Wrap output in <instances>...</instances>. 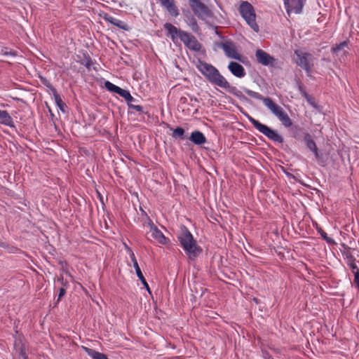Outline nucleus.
<instances>
[{
	"label": "nucleus",
	"instance_id": "obj_17",
	"mask_svg": "<svg viewBox=\"0 0 359 359\" xmlns=\"http://www.w3.org/2000/svg\"><path fill=\"white\" fill-rule=\"evenodd\" d=\"M102 18L105 21L114 25V26H116L123 30L128 31L130 29V27L128 26V25H127L126 23H125L124 22H123L120 20L114 18V17L109 15L107 13H104L102 15Z\"/></svg>",
	"mask_w": 359,
	"mask_h": 359
},
{
	"label": "nucleus",
	"instance_id": "obj_12",
	"mask_svg": "<svg viewBox=\"0 0 359 359\" xmlns=\"http://www.w3.org/2000/svg\"><path fill=\"white\" fill-rule=\"evenodd\" d=\"M163 27L167 31V36L170 37L174 43L177 38L181 39L183 35L182 33L185 32V31L177 29L175 26L169 22L165 23Z\"/></svg>",
	"mask_w": 359,
	"mask_h": 359
},
{
	"label": "nucleus",
	"instance_id": "obj_45",
	"mask_svg": "<svg viewBox=\"0 0 359 359\" xmlns=\"http://www.w3.org/2000/svg\"><path fill=\"white\" fill-rule=\"evenodd\" d=\"M189 1H190L191 0H189Z\"/></svg>",
	"mask_w": 359,
	"mask_h": 359
},
{
	"label": "nucleus",
	"instance_id": "obj_31",
	"mask_svg": "<svg viewBox=\"0 0 359 359\" xmlns=\"http://www.w3.org/2000/svg\"><path fill=\"white\" fill-rule=\"evenodd\" d=\"M142 225L148 227L149 230L156 226L147 214H145V217L142 219Z\"/></svg>",
	"mask_w": 359,
	"mask_h": 359
},
{
	"label": "nucleus",
	"instance_id": "obj_26",
	"mask_svg": "<svg viewBox=\"0 0 359 359\" xmlns=\"http://www.w3.org/2000/svg\"><path fill=\"white\" fill-rule=\"evenodd\" d=\"M119 95L125 99L128 106L129 104L132 103V102L135 100V98L130 95V92L127 90L123 89Z\"/></svg>",
	"mask_w": 359,
	"mask_h": 359
},
{
	"label": "nucleus",
	"instance_id": "obj_43",
	"mask_svg": "<svg viewBox=\"0 0 359 359\" xmlns=\"http://www.w3.org/2000/svg\"><path fill=\"white\" fill-rule=\"evenodd\" d=\"M254 301L257 303V299L256 298L254 299Z\"/></svg>",
	"mask_w": 359,
	"mask_h": 359
},
{
	"label": "nucleus",
	"instance_id": "obj_9",
	"mask_svg": "<svg viewBox=\"0 0 359 359\" xmlns=\"http://www.w3.org/2000/svg\"><path fill=\"white\" fill-rule=\"evenodd\" d=\"M220 46L228 57L239 61L241 60V55L237 52L235 43L233 41L226 40L222 42Z\"/></svg>",
	"mask_w": 359,
	"mask_h": 359
},
{
	"label": "nucleus",
	"instance_id": "obj_5",
	"mask_svg": "<svg viewBox=\"0 0 359 359\" xmlns=\"http://www.w3.org/2000/svg\"><path fill=\"white\" fill-rule=\"evenodd\" d=\"M249 121L253 125V126L261 133L267 137L270 140L276 142L283 143L284 141L283 137L278 134V133L269 128V126L262 124L259 121L255 119L250 116H248Z\"/></svg>",
	"mask_w": 359,
	"mask_h": 359
},
{
	"label": "nucleus",
	"instance_id": "obj_40",
	"mask_svg": "<svg viewBox=\"0 0 359 359\" xmlns=\"http://www.w3.org/2000/svg\"><path fill=\"white\" fill-rule=\"evenodd\" d=\"M20 355L23 358V359H28L27 355L23 351L20 352Z\"/></svg>",
	"mask_w": 359,
	"mask_h": 359
},
{
	"label": "nucleus",
	"instance_id": "obj_33",
	"mask_svg": "<svg viewBox=\"0 0 359 359\" xmlns=\"http://www.w3.org/2000/svg\"><path fill=\"white\" fill-rule=\"evenodd\" d=\"M346 47H348V42L343 41V42H341L339 44H337L335 46L332 47V52L333 53H337L339 50H341Z\"/></svg>",
	"mask_w": 359,
	"mask_h": 359
},
{
	"label": "nucleus",
	"instance_id": "obj_20",
	"mask_svg": "<svg viewBox=\"0 0 359 359\" xmlns=\"http://www.w3.org/2000/svg\"><path fill=\"white\" fill-rule=\"evenodd\" d=\"M189 140L197 145H201L206 142V137L203 133L198 130L192 132Z\"/></svg>",
	"mask_w": 359,
	"mask_h": 359
},
{
	"label": "nucleus",
	"instance_id": "obj_8",
	"mask_svg": "<svg viewBox=\"0 0 359 359\" xmlns=\"http://www.w3.org/2000/svg\"><path fill=\"white\" fill-rule=\"evenodd\" d=\"M182 34L180 41L183 42L186 47L194 51H199L201 50V44L194 35L187 32L182 33Z\"/></svg>",
	"mask_w": 359,
	"mask_h": 359
},
{
	"label": "nucleus",
	"instance_id": "obj_18",
	"mask_svg": "<svg viewBox=\"0 0 359 359\" xmlns=\"http://www.w3.org/2000/svg\"><path fill=\"white\" fill-rule=\"evenodd\" d=\"M151 234V237L158 241L160 244L165 245L167 242V238L163 233L158 229L156 226L153 227L147 234Z\"/></svg>",
	"mask_w": 359,
	"mask_h": 359
},
{
	"label": "nucleus",
	"instance_id": "obj_29",
	"mask_svg": "<svg viewBox=\"0 0 359 359\" xmlns=\"http://www.w3.org/2000/svg\"><path fill=\"white\" fill-rule=\"evenodd\" d=\"M317 230L323 239L325 240L328 244H335L334 241L332 238L328 237L327 233L321 228H317Z\"/></svg>",
	"mask_w": 359,
	"mask_h": 359
},
{
	"label": "nucleus",
	"instance_id": "obj_16",
	"mask_svg": "<svg viewBox=\"0 0 359 359\" xmlns=\"http://www.w3.org/2000/svg\"><path fill=\"white\" fill-rule=\"evenodd\" d=\"M228 69L233 76L238 78H243L246 75L244 67L236 62H230Z\"/></svg>",
	"mask_w": 359,
	"mask_h": 359
},
{
	"label": "nucleus",
	"instance_id": "obj_7",
	"mask_svg": "<svg viewBox=\"0 0 359 359\" xmlns=\"http://www.w3.org/2000/svg\"><path fill=\"white\" fill-rule=\"evenodd\" d=\"M189 6L198 18L204 19L212 15V12L209 8L199 0H191Z\"/></svg>",
	"mask_w": 359,
	"mask_h": 359
},
{
	"label": "nucleus",
	"instance_id": "obj_37",
	"mask_svg": "<svg viewBox=\"0 0 359 359\" xmlns=\"http://www.w3.org/2000/svg\"><path fill=\"white\" fill-rule=\"evenodd\" d=\"M128 107L130 109H135V111H137L138 112L143 111V107L140 105H135V104H133L132 103H130V104H129Z\"/></svg>",
	"mask_w": 359,
	"mask_h": 359
},
{
	"label": "nucleus",
	"instance_id": "obj_2",
	"mask_svg": "<svg viewBox=\"0 0 359 359\" xmlns=\"http://www.w3.org/2000/svg\"><path fill=\"white\" fill-rule=\"evenodd\" d=\"M244 91L246 93V94L255 99L262 100L264 103V104L271 110V111L278 117V118L281 121L283 125L285 127L289 128L292 126V121L290 119V116L287 115V114L284 111V109L279 106L278 104H276L273 100L270 97H264L259 93L252 91L251 90H249L248 88H244Z\"/></svg>",
	"mask_w": 359,
	"mask_h": 359
},
{
	"label": "nucleus",
	"instance_id": "obj_30",
	"mask_svg": "<svg viewBox=\"0 0 359 359\" xmlns=\"http://www.w3.org/2000/svg\"><path fill=\"white\" fill-rule=\"evenodd\" d=\"M304 133L303 132V128L300 126H295L293 128V137L294 138L299 139L302 137L304 138Z\"/></svg>",
	"mask_w": 359,
	"mask_h": 359
},
{
	"label": "nucleus",
	"instance_id": "obj_22",
	"mask_svg": "<svg viewBox=\"0 0 359 359\" xmlns=\"http://www.w3.org/2000/svg\"><path fill=\"white\" fill-rule=\"evenodd\" d=\"M53 95L56 105L62 111H65V109L67 107V106L62 100L60 95L58 94L56 90H53Z\"/></svg>",
	"mask_w": 359,
	"mask_h": 359
},
{
	"label": "nucleus",
	"instance_id": "obj_15",
	"mask_svg": "<svg viewBox=\"0 0 359 359\" xmlns=\"http://www.w3.org/2000/svg\"><path fill=\"white\" fill-rule=\"evenodd\" d=\"M130 259H131V261L133 264V266L135 269V272H136V274H137V276L138 277V278L140 279V280L141 281V283H142V285H144V287L146 288V290L149 292L151 293V291H150V288H149V286L146 280V279L144 278L142 273V271L138 265V263H137V261L135 258V254L133 252H132V254L130 255Z\"/></svg>",
	"mask_w": 359,
	"mask_h": 359
},
{
	"label": "nucleus",
	"instance_id": "obj_42",
	"mask_svg": "<svg viewBox=\"0 0 359 359\" xmlns=\"http://www.w3.org/2000/svg\"><path fill=\"white\" fill-rule=\"evenodd\" d=\"M267 359H273L271 355H268Z\"/></svg>",
	"mask_w": 359,
	"mask_h": 359
},
{
	"label": "nucleus",
	"instance_id": "obj_35",
	"mask_svg": "<svg viewBox=\"0 0 359 359\" xmlns=\"http://www.w3.org/2000/svg\"><path fill=\"white\" fill-rule=\"evenodd\" d=\"M298 90L301 95L304 97L307 98V97L309 96V95L306 93V90L304 89V87L302 84L298 85Z\"/></svg>",
	"mask_w": 359,
	"mask_h": 359
},
{
	"label": "nucleus",
	"instance_id": "obj_19",
	"mask_svg": "<svg viewBox=\"0 0 359 359\" xmlns=\"http://www.w3.org/2000/svg\"><path fill=\"white\" fill-rule=\"evenodd\" d=\"M0 125L15 128L13 120L9 113L6 110L0 109Z\"/></svg>",
	"mask_w": 359,
	"mask_h": 359
},
{
	"label": "nucleus",
	"instance_id": "obj_36",
	"mask_svg": "<svg viewBox=\"0 0 359 359\" xmlns=\"http://www.w3.org/2000/svg\"><path fill=\"white\" fill-rule=\"evenodd\" d=\"M67 287H61L60 289H59V294H58V297H57V302H60V299L65 295L66 294V289Z\"/></svg>",
	"mask_w": 359,
	"mask_h": 359
},
{
	"label": "nucleus",
	"instance_id": "obj_24",
	"mask_svg": "<svg viewBox=\"0 0 359 359\" xmlns=\"http://www.w3.org/2000/svg\"><path fill=\"white\" fill-rule=\"evenodd\" d=\"M187 23L191 27V29L194 32H198L199 30V27L197 23L196 18L194 15H190L187 17Z\"/></svg>",
	"mask_w": 359,
	"mask_h": 359
},
{
	"label": "nucleus",
	"instance_id": "obj_6",
	"mask_svg": "<svg viewBox=\"0 0 359 359\" xmlns=\"http://www.w3.org/2000/svg\"><path fill=\"white\" fill-rule=\"evenodd\" d=\"M294 55L296 56L295 62L297 65L304 69L308 76H310L313 66V55L309 53L303 52L300 50H295Z\"/></svg>",
	"mask_w": 359,
	"mask_h": 359
},
{
	"label": "nucleus",
	"instance_id": "obj_34",
	"mask_svg": "<svg viewBox=\"0 0 359 359\" xmlns=\"http://www.w3.org/2000/svg\"><path fill=\"white\" fill-rule=\"evenodd\" d=\"M306 100V101L308 102V103L312 106L313 108L316 109H319V106L316 103V102L314 101L313 98L309 95V97H307V98H305Z\"/></svg>",
	"mask_w": 359,
	"mask_h": 359
},
{
	"label": "nucleus",
	"instance_id": "obj_27",
	"mask_svg": "<svg viewBox=\"0 0 359 359\" xmlns=\"http://www.w3.org/2000/svg\"><path fill=\"white\" fill-rule=\"evenodd\" d=\"M184 133H185V131H184V128H182L181 127H177L172 132V137H174L175 139L183 140Z\"/></svg>",
	"mask_w": 359,
	"mask_h": 359
},
{
	"label": "nucleus",
	"instance_id": "obj_44",
	"mask_svg": "<svg viewBox=\"0 0 359 359\" xmlns=\"http://www.w3.org/2000/svg\"><path fill=\"white\" fill-rule=\"evenodd\" d=\"M141 211H142V212L144 213V215L146 214V213L144 212V211L143 210V209H141Z\"/></svg>",
	"mask_w": 359,
	"mask_h": 359
},
{
	"label": "nucleus",
	"instance_id": "obj_21",
	"mask_svg": "<svg viewBox=\"0 0 359 359\" xmlns=\"http://www.w3.org/2000/svg\"><path fill=\"white\" fill-rule=\"evenodd\" d=\"M87 354L92 358V359H108L107 355L100 353L94 349L89 348H84Z\"/></svg>",
	"mask_w": 359,
	"mask_h": 359
},
{
	"label": "nucleus",
	"instance_id": "obj_1",
	"mask_svg": "<svg viewBox=\"0 0 359 359\" xmlns=\"http://www.w3.org/2000/svg\"><path fill=\"white\" fill-rule=\"evenodd\" d=\"M197 69L211 83L225 89L230 94L233 95L240 100L245 97L242 92L236 87L232 86L227 80L219 73L218 69L210 64L199 60Z\"/></svg>",
	"mask_w": 359,
	"mask_h": 359
},
{
	"label": "nucleus",
	"instance_id": "obj_13",
	"mask_svg": "<svg viewBox=\"0 0 359 359\" xmlns=\"http://www.w3.org/2000/svg\"><path fill=\"white\" fill-rule=\"evenodd\" d=\"M304 141L308 149L313 153L316 158L320 160L322 154H320L316 142L313 140L309 133H304Z\"/></svg>",
	"mask_w": 359,
	"mask_h": 359
},
{
	"label": "nucleus",
	"instance_id": "obj_41",
	"mask_svg": "<svg viewBox=\"0 0 359 359\" xmlns=\"http://www.w3.org/2000/svg\"><path fill=\"white\" fill-rule=\"evenodd\" d=\"M125 247H126V250L130 253V255L132 254V252H133V251H132V250H131L128 246H127L126 245H125Z\"/></svg>",
	"mask_w": 359,
	"mask_h": 359
},
{
	"label": "nucleus",
	"instance_id": "obj_38",
	"mask_svg": "<svg viewBox=\"0 0 359 359\" xmlns=\"http://www.w3.org/2000/svg\"><path fill=\"white\" fill-rule=\"evenodd\" d=\"M92 60L89 55L85 56L84 65L89 69L92 65Z\"/></svg>",
	"mask_w": 359,
	"mask_h": 359
},
{
	"label": "nucleus",
	"instance_id": "obj_32",
	"mask_svg": "<svg viewBox=\"0 0 359 359\" xmlns=\"http://www.w3.org/2000/svg\"><path fill=\"white\" fill-rule=\"evenodd\" d=\"M39 78L41 83L43 85H44L46 87H47L48 88H49L50 90L52 92V93H53V90H56V89L52 86V84L50 83L49 80H48L46 77L42 76H39Z\"/></svg>",
	"mask_w": 359,
	"mask_h": 359
},
{
	"label": "nucleus",
	"instance_id": "obj_14",
	"mask_svg": "<svg viewBox=\"0 0 359 359\" xmlns=\"http://www.w3.org/2000/svg\"><path fill=\"white\" fill-rule=\"evenodd\" d=\"M173 17L179 15L180 12L175 0H156Z\"/></svg>",
	"mask_w": 359,
	"mask_h": 359
},
{
	"label": "nucleus",
	"instance_id": "obj_10",
	"mask_svg": "<svg viewBox=\"0 0 359 359\" xmlns=\"http://www.w3.org/2000/svg\"><path fill=\"white\" fill-rule=\"evenodd\" d=\"M255 57L257 62L262 65L271 67L275 65L276 59L262 49L256 50Z\"/></svg>",
	"mask_w": 359,
	"mask_h": 359
},
{
	"label": "nucleus",
	"instance_id": "obj_4",
	"mask_svg": "<svg viewBox=\"0 0 359 359\" xmlns=\"http://www.w3.org/2000/svg\"><path fill=\"white\" fill-rule=\"evenodd\" d=\"M239 13L247 24L255 32H259V27L256 22V14L254 7L246 1H243L239 6Z\"/></svg>",
	"mask_w": 359,
	"mask_h": 359
},
{
	"label": "nucleus",
	"instance_id": "obj_11",
	"mask_svg": "<svg viewBox=\"0 0 359 359\" xmlns=\"http://www.w3.org/2000/svg\"><path fill=\"white\" fill-rule=\"evenodd\" d=\"M284 5L287 13L299 14L302 11L304 0H284Z\"/></svg>",
	"mask_w": 359,
	"mask_h": 359
},
{
	"label": "nucleus",
	"instance_id": "obj_28",
	"mask_svg": "<svg viewBox=\"0 0 359 359\" xmlns=\"http://www.w3.org/2000/svg\"><path fill=\"white\" fill-rule=\"evenodd\" d=\"M0 53L5 56L15 57L18 55L17 51L10 49L8 47H3L0 50Z\"/></svg>",
	"mask_w": 359,
	"mask_h": 359
},
{
	"label": "nucleus",
	"instance_id": "obj_23",
	"mask_svg": "<svg viewBox=\"0 0 359 359\" xmlns=\"http://www.w3.org/2000/svg\"><path fill=\"white\" fill-rule=\"evenodd\" d=\"M104 87L110 92L115 93L118 95H120L121 93L123 91V89L113 84L109 81H106L104 82Z\"/></svg>",
	"mask_w": 359,
	"mask_h": 359
},
{
	"label": "nucleus",
	"instance_id": "obj_3",
	"mask_svg": "<svg viewBox=\"0 0 359 359\" xmlns=\"http://www.w3.org/2000/svg\"><path fill=\"white\" fill-rule=\"evenodd\" d=\"M177 238L189 259H194L202 252L201 248L198 245L193 235L185 226H181Z\"/></svg>",
	"mask_w": 359,
	"mask_h": 359
},
{
	"label": "nucleus",
	"instance_id": "obj_25",
	"mask_svg": "<svg viewBox=\"0 0 359 359\" xmlns=\"http://www.w3.org/2000/svg\"><path fill=\"white\" fill-rule=\"evenodd\" d=\"M347 264L351 268L352 272L355 271L357 269H359L355 264V257L351 254H346Z\"/></svg>",
	"mask_w": 359,
	"mask_h": 359
},
{
	"label": "nucleus",
	"instance_id": "obj_39",
	"mask_svg": "<svg viewBox=\"0 0 359 359\" xmlns=\"http://www.w3.org/2000/svg\"><path fill=\"white\" fill-rule=\"evenodd\" d=\"M57 281L60 283L61 287H68L69 283L67 280H64L63 276H60L57 278Z\"/></svg>",
	"mask_w": 359,
	"mask_h": 359
}]
</instances>
